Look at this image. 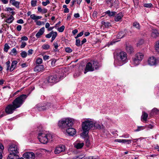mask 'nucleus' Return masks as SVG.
Wrapping results in <instances>:
<instances>
[{
	"label": "nucleus",
	"mask_w": 159,
	"mask_h": 159,
	"mask_svg": "<svg viewBox=\"0 0 159 159\" xmlns=\"http://www.w3.org/2000/svg\"><path fill=\"white\" fill-rule=\"evenodd\" d=\"M27 97L26 94H22L16 98L13 102L12 104L8 105L5 108V112L8 114L12 113L17 108L20 107Z\"/></svg>",
	"instance_id": "f257e3e1"
},
{
	"label": "nucleus",
	"mask_w": 159,
	"mask_h": 159,
	"mask_svg": "<svg viewBox=\"0 0 159 159\" xmlns=\"http://www.w3.org/2000/svg\"><path fill=\"white\" fill-rule=\"evenodd\" d=\"M116 58L117 60V64L119 66L123 65L128 61L127 54L123 51H120L118 52L116 54Z\"/></svg>",
	"instance_id": "f03ea898"
},
{
	"label": "nucleus",
	"mask_w": 159,
	"mask_h": 159,
	"mask_svg": "<svg viewBox=\"0 0 159 159\" xmlns=\"http://www.w3.org/2000/svg\"><path fill=\"white\" fill-rule=\"evenodd\" d=\"M93 122L88 120L82 123V129L83 131L81 133L82 135L84 136H87L90 129L93 127Z\"/></svg>",
	"instance_id": "7ed1b4c3"
},
{
	"label": "nucleus",
	"mask_w": 159,
	"mask_h": 159,
	"mask_svg": "<svg viewBox=\"0 0 159 159\" xmlns=\"http://www.w3.org/2000/svg\"><path fill=\"white\" fill-rule=\"evenodd\" d=\"M38 138L41 143L45 144L49 141H52V137L50 134H45L43 133H40L39 134Z\"/></svg>",
	"instance_id": "20e7f679"
},
{
	"label": "nucleus",
	"mask_w": 159,
	"mask_h": 159,
	"mask_svg": "<svg viewBox=\"0 0 159 159\" xmlns=\"http://www.w3.org/2000/svg\"><path fill=\"white\" fill-rule=\"evenodd\" d=\"M58 124L59 126L61 128H67L72 127L73 123L71 119L67 118L62 119L59 121Z\"/></svg>",
	"instance_id": "39448f33"
},
{
	"label": "nucleus",
	"mask_w": 159,
	"mask_h": 159,
	"mask_svg": "<svg viewBox=\"0 0 159 159\" xmlns=\"http://www.w3.org/2000/svg\"><path fill=\"white\" fill-rule=\"evenodd\" d=\"M8 150L10 154L18 153V148L17 145L15 144H11L9 145Z\"/></svg>",
	"instance_id": "423d86ee"
},
{
	"label": "nucleus",
	"mask_w": 159,
	"mask_h": 159,
	"mask_svg": "<svg viewBox=\"0 0 159 159\" xmlns=\"http://www.w3.org/2000/svg\"><path fill=\"white\" fill-rule=\"evenodd\" d=\"M23 157L26 159H34L35 154L33 152H28L24 153Z\"/></svg>",
	"instance_id": "0eeeda50"
},
{
	"label": "nucleus",
	"mask_w": 159,
	"mask_h": 159,
	"mask_svg": "<svg viewBox=\"0 0 159 159\" xmlns=\"http://www.w3.org/2000/svg\"><path fill=\"white\" fill-rule=\"evenodd\" d=\"M94 70L92 62H89L86 65L84 73L86 74L87 71H92Z\"/></svg>",
	"instance_id": "6e6552de"
},
{
	"label": "nucleus",
	"mask_w": 159,
	"mask_h": 159,
	"mask_svg": "<svg viewBox=\"0 0 159 159\" xmlns=\"http://www.w3.org/2000/svg\"><path fill=\"white\" fill-rule=\"evenodd\" d=\"M158 61L154 57H150L148 60V64L150 66H154L158 63Z\"/></svg>",
	"instance_id": "1a4fd4ad"
},
{
	"label": "nucleus",
	"mask_w": 159,
	"mask_h": 159,
	"mask_svg": "<svg viewBox=\"0 0 159 159\" xmlns=\"http://www.w3.org/2000/svg\"><path fill=\"white\" fill-rule=\"evenodd\" d=\"M65 150V147L64 145H62L60 146L57 147L54 151L55 154H58L61 152L64 151Z\"/></svg>",
	"instance_id": "9d476101"
},
{
	"label": "nucleus",
	"mask_w": 159,
	"mask_h": 159,
	"mask_svg": "<svg viewBox=\"0 0 159 159\" xmlns=\"http://www.w3.org/2000/svg\"><path fill=\"white\" fill-rule=\"evenodd\" d=\"M66 132L69 135L73 136L75 134L76 130L74 128H68L66 130Z\"/></svg>",
	"instance_id": "9b49d317"
},
{
	"label": "nucleus",
	"mask_w": 159,
	"mask_h": 159,
	"mask_svg": "<svg viewBox=\"0 0 159 159\" xmlns=\"http://www.w3.org/2000/svg\"><path fill=\"white\" fill-rule=\"evenodd\" d=\"M93 67L94 70H98L101 66V65L98 62L96 61H92Z\"/></svg>",
	"instance_id": "f8f14e48"
},
{
	"label": "nucleus",
	"mask_w": 159,
	"mask_h": 159,
	"mask_svg": "<svg viewBox=\"0 0 159 159\" xmlns=\"http://www.w3.org/2000/svg\"><path fill=\"white\" fill-rule=\"evenodd\" d=\"M159 36V33L156 29H153L152 30L151 36L153 38H156Z\"/></svg>",
	"instance_id": "ddd939ff"
},
{
	"label": "nucleus",
	"mask_w": 159,
	"mask_h": 159,
	"mask_svg": "<svg viewBox=\"0 0 159 159\" xmlns=\"http://www.w3.org/2000/svg\"><path fill=\"white\" fill-rule=\"evenodd\" d=\"M115 142L129 144L131 143V140L128 139H116L115 140Z\"/></svg>",
	"instance_id": "4468645a"
},
{
	"label": "nucleus",
	"mask_w": 159,
	"mask_h": 159,
	"mask_svg": "<svg viewBox=\"0 0 159 159\" xmlns=\"http://www.w3.org/2000/svg\"><path fill=\"white\" fill-rule=\"evenodd\" d=\"M57 78L53 76H49L48 79V82L49 83H54L57 82Z\"/></svg>",
	"instance_id": "2eb2a0df"
},
{
	"label": "nucleus",
	"mask_w": 159,
	"mask_h": 159,
	"mask_svg": "<svg viewBox=\"0 0 159 159\" xmlns=\"http://www.w3.org/2000/svg\"><path fill=\"white\" fill-rule=\"evenodd\" d=\"M44 69V66L43 65H38L34 68L35 71H40L43 70Z\"/></svg>",
	"instance_id": "dca6fc26"
},
{
	"label": "nucleus",
	"mask_w": 159,
	"mask_h": 159,
	"mask_svg": "<svg viewBox=\"0 0 159 159\" xmlns=\"http://www.w3.org/2000/svg\"><path fill=\"white\" fill-rule=\"evenodd\" d=\"M44 27H43L41 28L36 34V36L37 38H39L41 35L43 34L44 32Z\"/></svg>",
	"instance_id": "f3484780"
},
{
	"label": "nucleus",
	"mask_w": 159,
	"mask_h": 159,
	"mask_svg": "<svg viewBox=\"0 0 159 159\" xmlns=\"http://www.w3.org/2000/svg\"><path fill=\"white\" fill-rule=\"evenodd\" d=\"M17 63V61H12L11 66L10 68L11 72L15 68Z\"/></svg>",
	"instance_id": "a211bd4d"
},
{
	"label": "nucleus",
	"mask_w": 159,
	"mask_h": 159,
	"mask_svg": "<svg viewBox=\"0 0 159 159\" xmlns=\"http://www.w3.org/2000/svg\"><path fill=\"white\" fill-rule=\"evenodd\" d=\"M17 154H9L7 158V159H18L19 158V156Z\"/></svg>",
	"instance_id": "6ab92c4d"
},
{
	"label": "nucleus",
	"mask_w": 159,
	"mask_h": 159,
	"mask_svg": "<svg viewBox=\"0 0 159 159\" xmlns=\"http://www.w3.org/2000/svg\"><path fill=\"white\" fill-rule=\"evenodd\" d=\"M126 49L127 52L130 54L133 53L134 52L133 48L130 45L126 46Z\"/></svg>",
	"instance_id": "aec40b11"
},
{
	"label": "nucleus",
	"mask_w": 159,
	"mask_h": 159,
	"mask_svg": "<svg viewBox=\"0 0 159 159\" xmlns=\"http://www.w3.org/2000/svg\"><path fill=\"white\" fill-rule=\"evenodd\" d=\"M135 57L141 61L143 57V55L142 53L139 52L135 54Z\"/></svg>",
	"instance_id": "412c9836"
},
{
	"label": "nucleus",
	"mask_w": 159,
	"mask_h": 159,
	"mask_svg": "<svg viewBox=\"0 0 159 159\" xmlns=\"http://www.w3.org/2000/svg\"><path fill=\"white\" fill-rule=\"evenodd\" d=\"M140 61L135 57L132 58V63L135 66L138 65Z\"/></svg>",
	"instance_id": "4be33fe9"
},
{
	"label": "nucleus",
	"mask_w": 159,
	"mask_h": 159,
	"mask_svg": "<svg viewBox=\"0 0 159 159\" xmlns=\"http://www.w3.org/2000/svg\"><path fill=\"white\" fill-rule=\"evenodd\" d=\"M123 16L121 13H119L115 17V20L116 21H118L121 19Z\"/></svg>",
	"instance_id": "5701e85b"
},
{
	"label": "nucleus",
	"mask_w": 159,
	"mask_h": 159,
	"mask_svg": "<svg viewBox=\"0 0 159 159\" xmlns=\"http://www.w3.org/2000/svg\"><path fill=\"white\" fill-rule=\"evenodd\" d=\"M126 34V33L125 31H122L120 32L117 34V37L118 39H121L123 38Z\"/></svg>",
	"instance_id": "b1692460"
},
{
	"label": "nucleus",
	"mask_w": 159,
	"mask_h": 159,
	"mask_svg": "<svg viewBox=\"0 0 159 159\" xmlns=\"http://www.w3.org/2000/svg\"><path fill=\"white\" fill-rule=\"evenodd\" d=\"M84 145L83 143H77L75 145V147L77 149L82 148Z\"/></svg>",
	"instance_id": "393cba45"
},
{
	"label": "nucleus",
	"mask_w": 159,
	"mask_h": 159,
	"mask_svg": "<svg viewBox=\"0 0 159 159\" xmlns=\"http://www.w3.org/2000/svg\"><path fill=\"white\" fill-rule=\"evenodd\" d=\"M148 117V114L147 113L145 112H143V115L141 117V120L142 121V120H143L146 121L147 120V118Z\"/></svg>",
	"instance_id": "a878e982"
},
{
	"label": "nucleus",
	"mask_w": 159,
	"mask_h": 159,
	"mask_svg": "<svg viewBox=\"0 0 159 159\" xmlns=\"http://www.w3.org/2000/svg\"><path fill=\"white\" fill-rule=\"evenodd\" d=\"M52 105L51 104L49 103L46 105L45 106H43L40 107V109H41L43 110H45L48 109H49L51 108Z\"/></svg>",
	"instance_id": "bb28decb"
},
{
	"label": "nucleus",
	"mask_w": 159,
	"mask_h": 159,
	"mask_svg": "<svg viewBox=\"0 0 159 159\" xmlns=\"http://www.w3.org/2000/svg\"><path fill=\"white\" fill-rule=\"evenodd\" d=\"M14 20V17L11 15L9 18L6 20L5 22L8 23H11Z\"/></svg>",
	"instance_id": "cd10ccee"
},
{
	"label": "nucleus",
	"mask_w": 159,
	"mask_h": 159,
	"mask_svg": "<svg viewBox=\"0 0 159 159\" xmlns=\"http://www.w3.org/2000/svg\"><path fill=\"white\" fill-rule=\"evenodd\" d=\"M106 14H107L110 16H114L116 14L115 11L111 12L109 10H108L105 12Z\"/></svg>",
	"instance_id": "c85d7f7f"
},
{
	"label": "nucleus",
	"mask_w": 159,
	"mask_h": 159,
	"mask_svg": "<svg viewBox=\"0 0 159 159\" xmlns=\"http://www.w3.org/2000/svg\"><path fill=\"white\" fill-rule=\"evenodd\" d=\"M133 25L134 27H135L138 30H139L140 28V26L139 24L137 22L135 21L134 22L133 24Z\"/></svg>",
	"instance_id": "c756f323"
},
{
	"label": "nucleus",
	"mask_w": 159,
	"mask_h": 159,
	"mask_svg": "<svg viewBox=\"0 0 159 159\" xmlns=\"http://www.w3.org/2000/svg\"><path fill=\"white\" fill-rule=\"evenodd\" d=\"M101 24L102 25H104L105 27H108L111 25V24L109 22H105L103 21H102Z\"/></svg>",
	"instance_id": "7c9ffc66"
},
{
	"label": "nucleus",
	"mask_w": 159,
	"mask_h": 159,
	"mask_svg": "<svg viewBox=\"0 0 159 159\" xmlns=\"http://www.w3.org/2000/svg\"><path fill=\"white\" fill-rule=\"evenodd\" d=\"M10 47L7 43H5L4 46V51L6 52H7Z\"/></svg>",
	"instance_id": "2f4dec72"
},
{
	"label": "nucleus",
	"mask_w": 159,
	"mask_h": 159,
	"mask_svg": "<svg viewBox=\"0 0 159 159\" xmlns=\"http://www.w3.org/2000/svg\"><path fill=\"white\" fill-rule=\"evenodd\" d=\"M37 1L36 0H32L31 1V5L32 7H34L37 5Z\"/></svg>",
	"instance_id": "473e14b6"
},
{
	"label": "nucleus",
	"mask_w": 159,
	"mask_h": 159,
	"mask_svg": "<svg viewBox=\"0 0 159 159\" xmlns=\"http://www.w3.org/2000/svg\"><path fill=\"white\" fill-rule=\"evenodd\" d=\"M145 128V127H144V126H138L137 129H135L134 131L135 132L139 131L141 130L144 129Z\"/></svg>",
	"instance_id": "72a5a7b5"
},
{
	"label": "nucleus",
	"mask_w": 159,
	"mask_h": 159,
	"mask_svg": "<svg viewBox=\"0 0 159 159\" xmlns=\"http://www.w3.org/2000/svg\"><path fill=\"white\" fill-rule=\"evenodd\" d=\"M50 46L48 44H44L42 46V48L43 49L48 50Z\"/></svg>",
	"instance_id": "f704fd0d"
},
{
	"label": "nucleus",
	"mask_w": 159,
	"mask_h": 159,
	"mask_svg": "<svg viewBox=\"0 0 159 159\" xmlns=\"http://www.w3.org/2000/svg\"><path fill=\"white\" fill-rule=\"evenodd\" d=\"M65 28V26L64 25H62L60 27L58 28L57 30L59 32H62L64 31Z\"/></svg>",
	"instance_id": "c9c22d12"
},
{
	"label": "nucleus",
	"mask_w": 159,
	"mask_h": 159,
	"mask_svg": "<svg viewBox=\"0 0 159 159\" xmlns=\"http://www.w3.org/2000/svg\"><path fill=\"white\" fill-rule=\"evenodd\" d=\"M52 38L55 39V38L57 36V33L56 32H54L53 31H52Z\"/></svg>",
	"instance_id": "e433bc0d"
},
{
	"label": "nucleus",
	"mask_w": 159,
	"mask_h": 159,
	"mask_svg": "<svg viewBox=\"0 0 159 159\" xmlns=\"http://www.w3.org/2000/svg\"><path fill=\"white\" fill-rule=\"evenodd\" d=\"M99 158L98 157L96 156H89L86 157L84 159H98Z\"/></svg>",
	"instance_id": "4c0bfd02"
},
{
	"label": "nucleus",
	"mask_w": 159,
	"mask_h": 159,
	"mask_svg": "<svg viewBox=\"0 0 159 159\" xmlns=\"http://www.w3.org/2000/svg\"><path fill=\"white\" fill-rule=\"evenodd\" d=\"M21 57L23 58L27 56V53L25 51H22L20 53Z\"/></svg>",
	"instance_id": "58836bf2"
},
{
	"label": "nucleus",
	"mask_w": 159,
	"mask_h": 159,
	"mask_svg": "<svg viewBox=\"0 0 159 159\" xmlns=\"http://www.w3.org/2000/svg\"><path fill=\"white\" fill-rule=\"evenodd\" d=\"M75 45L78 47H79L82 45L80 44V40L79 39H76V40Z\"/></svg>",
	"instance_id": "ea45409f"
},
{
	"label": "nucleus",
	"mask_w": 159,
	"mask_h": 159,
	"mask_svg": "<svg viewBox=\"0 0 159 159\" xmlns=\"http://www.w3.org/2000/svg\"><path fill=\"white\" fill-rule=\"evenodd\" d=\"M93 127L94 126L95 128L98 129H100L101 128V126L99 124L97 123H94L93 122Z\"/></svg>",
	"instance_id": "a19ab883"
},
{
	"label": "nucleus",
	"mask_w": 159,
	"mask_h": 159,
	"mask_svg": "<svg viewBox=\"0 0 159 159\" xmlns=\"http://www.w3.org/2000/svg\"><path fill=\"white\" fill-rule=\"evenodd\" d=\"M20 4V2H19L16 1L13 5L15 6L16 8H19Z\"/></svg>",
	"instance_id": "79ce46f5"
},
{
	"label": "nucleus",
	"mask_w": 159,
	"mask_h": 159,
	"mask_svg": "<svg viewBox=\"0 0 159 159\" xmlns=\"http://www.w3.org/2000/svg\"><path fill=\"white\" fill-rule=\"evenodd\" d=\"M155 48L156 51L159 52V41L158 43H157L155 46Z\"/></svg>",
	"instance_id": "37998d69"
},
{
	"label": "nucleus",
	"mask_w": 159,
	"mask_h": 159,
	"mask_svg": "<svg viewBox=\"0 0 159 159\" xmlns=\"http://www.w3.org/2000/svg\"><path fill=\"white\" fill-rule=\"evenodd\" d=\"M152 112L153 113L157 114L159 112V110L156 108H154L152 109Z\"/></svg>",
	"instance_id": "c03bdc74"
},
{
	"label": "nucleus",
	"mask_w": 159,
	"mask_h": 159,
	"mask_svg": "<svg viewBox=\"0 0 159 159\" xmlns=\"http://www.w3.org/2000/svg\"><path fill=\"white\" fill-rule=\"evenodd\" d=\"M42 61H43V60L41 58H38L37 60L36 61V64L39 65L42 63Z\"/></svg>",
	"instance_id": "a18cd8bd"
},
{
	"label": "nucleus",
	"mask_w": 159,
	"mask_h": 159,
	"mask_svg": "<svg viewBox=\"0 0 159 159\" xmlns=\"http://www.w3.org/2000/svg\"><path fill=\"white\" fill-rule=\"evenodd\" d=\"M50 1L48 0H47L46 2H42V5L44 6H47L48 4L50 3Z\"/></svg>",
	"instance_id": "49530a36"
},
{
	"label": "nucleus",
	"mask_w": 159,
	"mask_h": 159,
	"mask_svg": "<svg viewBox=\"0 0 159 159\" xmlns=\"http://www.w3.org/2000/svg\"><path fill=\"white\" fill-rule=\"evenodd\" d=\"M65 51L68 53H70L72 52V50L69 47L66 48L65 49Z\"/></svg>",
	"instance_id": "de8ad7c7"
},
{
	"label": "nucleus",
	"mask_w": 159,
	"mask_h": 159,
	"mask_svg": "<svg viewBox=\"0 0 159 159\" xmlns=\"http://www.w3.org/2000/svg\"><path fill=\"white\" fill-rule=\"evenodd\" d=\"M152 5L151 3H145L144 4L143 6L145 7L149 8L152 7Z\"/></svg>",
	"instance_id": "09e8293b"
},
{
	"label": "nucleus",
	"mask_w": 159,
	"mask_h": 159,
	"mask_svg": "<svg viewBox=\"0 0 159 159\" xmlns=\"http://www.w3.org/2000/svg\"><path fill=\"white\" fill-rule=\"evenodd\" d=\"M133 2L135 7H137L139 3L138 0H133Z\"/></svg>",
	"instance_id": "8fccbe9b"
},
{
	"label": "nucleus",
	"mask_w": 159,
	"mask_h": 159,
	"mask_svg": "<svg viewBox=\"0 0 159 159\" xmlns=\"http://www.w3.org/2000/svg\"><path fill=\"white\" fill-rule=\"evenodd\" d=\"M10 62L9 61H8L6 63V64L7 66V70H8L10 69Z\"/></svg>",
	"instance_id": "3c124183"
},
{
	"label": "nucleus",
	"mask_w": 159,
	"mask_h": 159,
	"mask_svg": "<svg viewBox=\"0 0 159 159\" xmlns=\"http://www.w3.org/2000/svg\"><path fill=\"white\" fill-rule=\"evenodd\" d=\"M26 45V43L24 41H23L21 43V44L20 45V47L21 48H23Z\"/></svg>",
	"instance_id": "603ef678"
},
{
	"label": "nucleus",
	"mask_w": 159,
	"mask_h": 159,
	"mask_svg": "<svg viewBox=\"0 0 159 159\" xmlns=\"http://www.w3.org/2000/svg\"><path fill=\"white\" fill-rule=\"evenodd\" d=\"M85 143L86 146L87 147H89L90 144V142L89 139H87L85 140Z\"/></svg>",
	"instance_id": "864d4df0"
},
{
	"label": "nucleus",
	"mask_w": 159,
	"mask_h": 159,
	"mask_svg": "<svg viewBox=\"0 0 159 159\" xmlns=\"http://www.w3.org/2000/svg\"><path fill=\"white\" fill-rule=\"evenodd\" d=\"M30 18L34 20H36V16L34 14L30 15Z\"/></svg>",
	"instance_id": "5fc2aeb1"
},
{
	"label": "nucleus",
	"mask_w": 159,
	"mask_h": 159,
	"mask_svg": "<svg viewBox=\"0 0 159 159\" xmlns=\"http://www.w3.org/2000/svg\"><path fill=\"white\" fill-rule=\"evenodd\" d=\"M52 33L51 31L49 34H46L45 36L47 38H51L52 36Z\"/></svg>",
	"instance_id": "6e6d98bb"
},
{
	"label": "nucleus",
	"mask_w": 159,
	"mask_h": 159,
	"mask_svg": "<svg viewBox=\"0 0 159 159\" xmlns=\"http://www.w3.org/2000/svg\"><path fill=\"white\" fill-rule=\"evenodd\" d=\"M78 30L76 29H75L72 31V33L74 35H75V34L78 33Z\"/></svg>",
	"instance_id": "4d7b16f0"
},
{
	"label": "nucleus",
	"mask_w": 159,
	"mask_h": 159,
	"mask_svg": "<svg viewBox=\"0 0 159 159\" xmlns=\"http://www.w3.org/2000/svg\"><path fill=\"white\" fill-rule=\"evenodd\" d=\"M11 52L13 54H15V55L17 54V51L16 49L15 48H13L11 51Z\"/></svg>",
	"instance_id": "13d9d810"
},
{
	"label": "nucleus",
	"mask_w": 159,
	"mask_h": 159,
	"mask_svg": "<svg viewBox=\"0 0 159 159\" xmlns=\"http://www.w3.org/2000/svg\"><path fill=\"white\" fill-rule=\"evenodd\" d=\"M21 39L22 40L27 41L28 40V38L25 36H24L21 37Z\"/></svg>",
	"instance_id": "bf43d9fd"
},
{
	"label": "nucleus",
	"mask_w": 159,
	"mask_h": 159,
	"mask_svg": "<svg viewBox=\"0 0 159 159\" xmlns=\"http://www.w3.org/2000/svg\"><path fill=\"white\" fill-rule=\"evenodd\" d=\"M22 28V26L21 25H18L16 27V29L18 31L21 30Z\"/></svg>",
	"instance_id": "052dcab7"
},
{
	"label": "nucleus",
	"mask_w": 159,
	"mask_h": 159,
	"mask_svg": "<svg viewBox=\"0 0 159 159\" xmlns=\"http://www.w3.org/2000/svg\"><path fill=\"white\" fill-rule=\"evenodd\" d=\"M17 22L19 24H23L24 23V21L22 19H20L17 21Z\"/></svg>",
	"instance_id": "680f3d73"
},
{
	"label": "nucleus",
	"mask_w": 159,
	"mask_h": 159,
	"mask_svg": "<svg viewBox=\"0 0 159 159\" xmlns=\"http://www.w3.org/2000/svg\"><path fill=\"white\" fill-rule=\"evenodd\" d=\"M97 11H94L93 12L92 16L94 18H95L97 17Z\"/></svg>",
	"instance_id": "e2e57ef3"
},
{
	"label": "nucleus",
	"mask_w": 159,
	"mask_h": 159,
	"mask_svg": "<svg viewBox=\"0 0 159 159\" xmlns=\"http://www.w3.org/2000/svg\"><path fill=\"white\" fill-rule=\"evenodd\" d=\"M33 51V50L31 49H29L28 52V55H30L32 54Z\"/></svg>",
	"instance_id": "0e129e2a"
},
{
	"label": "nucleus",
	"mask_w": 159,
	"mask_h": 159,
	"mask_svg": "<svg viewBox=\"0 0 159 159\" xmlns=\"http://www.w3.org/2000/svg\"><path fill=\"white\" fill-rule=\"evenodd\" d=\"M144 42V41L143 39H140L139 42L138 44L139 45H142Z\"/></svg>",
	"instance_id": "69168bd1"
},
{
	"label": "nucleus",
	"mask_w": 159,
	"mask_h": 159,
	"mask_svg": "<svg viewBox=\"0 0 159 159\" xmlns=\"http://www.w3.org/2000/svg\"><path fill=\"white\" fill-rule=\"evenodd\" d=\"M53 45L54 46V48L55 49H57V48L58 47V44L57 43H53Z\"/></svg>",
	"instance_id": "338daca9"
},
{
	"label": "nucleus",
	"mask_w": 159,
	"mask_h": 159,
	"mask_svg": "<svg viewBox=\"0 0 159 159\" xmlns=\"http://www.w3.org/2000/svg\"><path fill=\"white\" fill-rule=\"evenodd\" d=\"M113 2H114L113 0H107L106 1V2L108 5H109L110 3H113Z\"/></svg>",
	"instance_id": "774afa93"
}]
</instances>
